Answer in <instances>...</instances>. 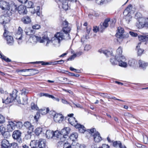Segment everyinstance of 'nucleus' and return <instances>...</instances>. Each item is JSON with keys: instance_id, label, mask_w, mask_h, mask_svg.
<instances>
[{"instance_id": "nucleus-35", "label": "nucleus", "mask_w": 148, "mask_h": 148, "mask_svg": "<svg viewBox=\"0 0 148 148\" xmlns=\"http://www.w3.org/2000/svg\"><path fill=\"white\" fill-rule=\"evenodd\" d=\"M49 111L48 108H44L43 109H42L39 110V112L42 115H44L47 113Z\"/></svg>"}, {"instance_id": "nucleus-26", "label": "nucleus", "mask_w": 148, "mask_h": 148, "mask_svg": "<svg viewBox=\"0 0 148 148\" xmlns=\"http://www.w3.org/2000/svg\"><path fill=\"white\" fill-rule=\"evenodd\" d=\"M54 132L50 130H47L46 132V135L47 138L48 139L53 138Z\"/></svg>"}, {"instance_id": "nucleus-32", "label": "nucleus", "mask_w": 148, "mask_h": 148, "mask_svg": "<svg viewBox=\"0 0 148 148\" xmlns=\"http://www.w3.org/2000/svg\"><path fill=\"white\" fill-rule=\"evenodd\" d=\"M138 39L141 42H145L148 40V37L147 36H138Z\"/></svg>"}, {"instance_id": "nucleus-12", "label": "nucleus", "mask_w": 148, "mask_h": 148, "mask_svg": "<svg viewBox=\"0 0 148 148\" xmlns=\"http://www.w3.org/2000/svg\"><path fill=\"white\" fill-rule=\"evenodd\" d=\"M134 12V8H133L132 5H129L124 10L123 13V14H129L131 15Z\"/></svg>"}, {"instance_id": "nucleus-53", "label": "nucleus", "mask_w": 148, "mask_h": 148, "mask_svg": "<svg viewBox=\"0 0 148 148\" xmlns=\"http://www.w3.org/2000/svg\"><path fill=\"white\" fill-rule=\"evenodd\" d=\"M143 140L145 143H147L148 141V137L147 135H143Z\"/></svg>"}, {"instance_id": "nucleus-62", "label": "nucleus", "mask_w": 148, "mask_h": 148, "mask_svg": "<svg viewBox=\"0 0 148 148\" xmlns=\"http://www.w3.org/2000/svg\"><path fill=\"white\" fill-rule=\"evenodd\" d=\"M98 29H99L97 27H94L93 30L94 32L96 33L98 32Z\"/></svg>"}, {"instance_id": "nucleus-59", "label": "nucleus", "mask_w": 148, "mask_h": 148, "mask_svg": "<svg viewBox=\"0 0 148 148\" xmlns=\"http://www.w3.org/2000/svg\"><path fill=\"white\" fill-rule=\"evenodd\" d=\"M31 12L33 14L36 13V14L38 16H39L40 15V13L39 12V11H36L35 10H34L33 11H32V10Z\"/></svg>"}, {"instance_id": "nucleus-30", "label": "nucleus", "mask_w": 148, "mask_h": 148, "mask_svg": "<svg viewBox=\"0 0 148 148\" xmlns=\"http://www.w3.org/2000/svg\"><path fill=\"white\" fill-rule=\"evenodd\" d=\"M25 32L26 35H31L35 32V31L34 30L31 29L30 28H26Z\"/></svg>"}, {"instance_id": "nucleus-9", "label": "nucleus", "mask_w": 148, "mask_h": 148, "mask_svg": "<svg viewBox=\"0 0 148 148\" xmlns=\"http://www.w3.org/2000/svg\"><path fill=\"white\" fill-rule=\"evenodd\" d=\"M70 131V128L69 127H66L62 129L60 131L63 138H66L67 135L69 134Z\"/></svg>"}, {"instance_id": "nucleus-39", "label": "nucleus", "mask_w": 148, "mask_h": 148, "mask_svg": "<svg viewBox=\"0 0 148 148\" xmlns=\"http://www.w3.org/2000/svg\"><path fill=\"white\" fill-rule=\"evenodd\" d=\"M136 63V61L132 59L129 60L128 64L131 66H134Z\"/></svg>"}, {"instance_id": "nucleus-31", "label": "nucleus", "mask_w": 148, "mask_h": 148, "mask_svg": "<svg viewBox=\"0 0 148 148\" xmlns=\"http://www.w3.org/2000/svg\"><path fill=\"white\" fill-rule=\"evenodd\" d=\"M25 6L26 8H33V3L31 1H26V2L25 3Z\"/></svg>"}, {"instance_id": "nucleus-43", "label": "nucleus", "mask_w": 148, "mask_h": 148, "mask_svg": "<svg viewBox=\"0 0 148 148\" xmlns=\"http://www.w3.org/2000/svg\"><path fill=\"white\" fill-rule=\"evenodd\" d=\"M9 147L10 148H18V147L17 143H14L10 144Z\"/></svg>"}, {"instance_id": "nucleus-61", "label": "nucleus", "mask_w": 148, "mask_h": 148, "mask_svg": "<svg viewBox=\"0 0 148 148\" xmlns=\"http://www.w3.org/2000/svg\"><path fill=\"white\" fill-rule=\"evenodd\" d=\"M101 148H110V147L107 145L103 144L101 147Z\"/></svg>"}, {"instance_id": "nucleus-1", "label": "nucleus", "mask_w": 148, "mask_h": 148, "mask_svg": "<svg viewBox=\"0 0 148 148\" xmlns=\"http://www.w3.org/2000/svg\"><path fill=\"white\" fill-rule=\"evenodd\" d=\"M63 26L62 30L64 32V34L61 32H58L55 35L54 37L52 38L51 40V42L56 47L60 46V42L62 40H68L71 39L69 34L71 30L70 26L66 21L63 22Z\"/></svg>"}, {"instance_id": "nucleus-36", "label": "nucleus", "mask_w": 148, "mask_h": 148, "mask_svg": "<svg viewBox=\"0 0 148 148\" xmlns=\"http://www.w3.org/2000/svg\"><path fill=\"white\" fill-rule=\"evenodd\" d=\"M42 128L39 127H38L36 129L35 132L36 135L38 136L42 132Z\"/></svg>"}, {"instance_id": "nucleus-24", "label": "nucleus", "mask_w": 148, "mask_h": 148, "mask_svg": "<svg viewBox=\"0 0 148 148\" xmlns=\"http://www.w3.org/2000/svg\"><path fill=\"white\" fill-rule=\"evenodd\" d=\"M124 16L123 17V19L125 22L127 24L132 20V17L131 15L129 14H124Z\"/></svg>"}, {"instance_id": "nucleus-54", "label": "nucleus", "mask_w": 148, "mask_h": 148, "mask_svg": "<svg viewBox=\"0 0 148 148\" xmlns=\"http://www.w3.org/2000/svg\"><path fill=\"white\" fill-rule=\"evenodd\" d=\"M28 93V90H26L25 89H23L22 90L21 94L22 95H25Z\"/></svg>"}, {"instance_id": "nucleus-13", "label": "nucleus", "mask_w": 148, "mask_h": 148, "mask_svg": "<svg viewBox=\"0 0 148 148\" xmlns=\"http://www.w3.org/2000/svg\"><path fill=\"white\" fill-rule=\"evenodd\" d=\"M122 58V60H120L118 59L117 61L119 62V65L121 66L125 67H127V64L126 62H125V61L126 59L124 56H121V57Z\"/></svg>"}, {"instance_id": "nucleus-27", "label": "nucleus", "mask_w": 148, "mask_h": 148, "mask_svg": "<svg viewBox=\"0 0 148 148\" xmlns=\"http://www.w3.org/2000/svg\"><path fill=\"white\" fill-rule=\"evenodd\" d=\"M62 3V8L65 10H68L69 8L68 1L59 0Z\"/></svg>"}, {"instance_id": "nucleus-56", "label": "nucleus", "mask_w": 148, "mask_h": 148, "mask_svg": "<svg viewBox=\"0 0 148 148\" xmlns=\"http://www.w3.org/2000/svg\"><path fill=\"white\" fill-rule=\"evenodd\" d=\"M91 48V46L88 45H86L84 47V50H85L88 51Z\"/></svg>"}, {"instance_id": "nucleus-63", "label": "nucleus", "mask_w": 148, "mask_h": 148, "mask_svg": "<svg viewBox=\"0 0 148 148\" xmlns=\"http://www.w3.org/2000/svg\"><path fill=\"white\" fill-rule=\"evenodd\" d=\"M69 73V75L72 76H75L76 77H78L79 76V74H75L71 73Z\"/></svg>"}, {"instance_id": "nucleus-5", "label": "nucleus", "mask_w": 148, "mask_h": 148, "mask_svg": "<svg viewBox=\"0 0 148 148\" xmlns=\"http://www.w3.org/2000/svg\"><path fill=\"white\" fill-rule=\"evenodd\" d=\"M21 132L18 130L14 131L12 134V136L13 138L17 140V141L19 143H21L22 142V139L21 138Z\"/></svg>"}, {"instance_id": "nucleus-25", "label": "nucleus", "mask_w": 148, "mask_h": 148, "mask_svg": "<svg viewBox=\"0 0 148 148\" xmlns=\"http://www.w3.org/2000/svg\"><path fill=\"white\" fill-rule=\"evenodd\" d=\"M99 52L103 53L107 57H109L110 56L112 55V51H108L107 50L100 49L99 50Z\"/></svg>"}, {"instance_id": "nucleus-42", "label": "nucleus", "mask_w": 148, "mask_h": 148, "mask_svg": "<svg viewBox=\"0 0 148 148\" xmlns=\"http://www.w3.org/2000/svg\"><path fill=\"white\" fill-rule=\"evenodd\" d=\"M42 39L44 41V42L45 41H47V44H46V46H48V45L49 43H51V40H49L48 38L47 37H43L42 38Z\"/></svg>"}, {"instance_id": "nucleus-45", "label": "nucleus", "mask_w": 148, "mask_h": 148, "mask_svg": "<svg viewBox=\"0 0 148 148\" xmlns=\"http://www.w3.org/2000/svg\"><path fill=\"white\" fill-rule=\"evenodd\" d=\"M122 49L121 47H120L117 49L116 53L118 55H120L122 54Z\"/></svg>"}, {"instance_id": "nucleus-4", "label": "nucleus", "mask_w": 148, "mask_h": 148, "mask_svg": "<svg viewBox=\"0 0 148 148\" xmlns=\"http://www.w3.org/2000/svg\"><path fill=\"white\" fill-rule=\"evenodd\" d=\"M88 132L91 134L93 137L94 141L96 143H99L102 140V138L100 136L99 133L96 132L95 128L90 130L88 129Z\"/></svg>"}, {"instance_id": "nucleus-37", "label": "nucleus", "mask_w": 148, "mask_h": 148, "mask_svg": "<svg viewBox=\"0 0 148 148\" xmlns=\"http://www.w3.org/2000/svg\"><path fill=\"white\" fill-rule=\"evenodd\" d=\"M117 55L115 56V58H111L110 59V62L112 65H115L117 64Z\"/></svg>"}, {"instance_id": "nucleus-6", "label": "nucleus", "mask_w": 148, "mask_h": 148, "mask_svg": "<svg viewBox=\"0 0 148 148\" xmlns=\"http://www.w3.org/2000/svg\"><path fill=\"white\" fill-rule=\"evenodd\" d=\"M118 31L116 34V37L117 38V41L120 42L122 41L124 38L123 34L124 33V29L121 27H119L118 29Z\"/></svg>"}, {"instance_id": "nucleus-2", "label": "nucleus", "mask_w": 148, "mask_h": 148, "mask_svg": "<svg viewBox=\"0 0 148 148\" xmlns=\"http://www.w3.org/2000/svg\"><path fill=\"white\" fill-rule=\"evenodd\" d=\"M18 91L16 89H14L12 93L10 94L6 98H2V102L5 104H8L12 102L15 100L17 97Z\"/></svg>"}, {"instance_id": "nucleus-46", "label": "nucleus", "mask_w": 148, "mask_h": 148, "mask_svg": "<svg viewBox=\"0 0 148 148\" xmlns=\"http://www.w3.org/2000/svg\"><path fill=\"white\" fill-rule=\"evenodd\" d=\"M31 108L32 110H37L38 108L36 105H35L34 103H32L31 104Z\"/></svg>"}, {"instance_id": "nucleus-23", "label": "nucleus", "mask_w": 148, "mask_h": 148, "mask_svg": "<svg viewBox=\"0 0 148 148\" xmlns=\"http://www.w3.org/2000/svg\"><path fill=\"white\" fill-rule=\"evenodd\" d=\"M138 64L140 67L142 69H145L148 66V63L144 61L140 60L138 61Z\"/></svg>"}, {"instance_id": "nucleus-29", "label": "nucleus", "mask_w": 148, "mask_h": 148, "mask_svg": "<svg viewBox=\"0 0 148 148\" xmlns=\"http://www.w3.org/2000/svg\"><path fill=\"white\" fill-rule=\"evenodd\" d=\"M110 20L109 18H107L106 19L103 23L102 25H101V28L103 30L107 27L108 26V23L110 22Z\"/></svg>"}, {"instance_id": "nucleus-16", "label": "nucleus", "mask_w": 148, "mask_h": 148, "mask_svg": "<svg viewBox=\"0 0 148 148\" xmlns=\"http://www.w3.org/2000/svg\"><path fill=\"white\" fill-rule=\"evenodd\" d=\"M46 140L45 139H40L38 142V147L39 148H45Z\"/></svg>"}, {"instance_id": "nucleus-11", "label": "nucleus", "mask_w": 148, "mask_h": 148, "mask_svg": "<svg viewBox=\"0 0 148 148\" xmlns=\"http://www.w3.org/2000/svg\"><path fill=\"white\" fill-rule=\"evenodd\" d=\"M18 11L20 14H27V11L25 6L21 5L18 7Z\"/></svg>"}, {"instance_id": "nucleus-21", "label": "nucleus", "mask_w": 148, "mask_h": 148, "mask_svg": "<svg viewBox=\"0 0 148 148\" xmlns=\"http://www.w3.org/2000/svg\"><path fill=\"white\" fill-rule=\"evenodd\" d=\"M10 145L9 141L6 139H3L1 141L2 148H8Z\"/></svg>"}, {"instance_id": "nucleus-3", "label": "nucleus", "mask_w": 148, "mask_h": 148, "mask_svg": "<svg viewBox=\"0 0 148 148\" xmlns=\"http://www.w3.org/2000/svg\"><path fill=\"white\" fill-rule=\"evenodd\" d=\"M10 33L5 28L4 25L3 36L6 40L7 43L9 45H11L14 44V40L13 37L10 36Z\"/></svg>"}, {"instance_id": "nucleus-49", "label": "nucleus", "mask_w": 148, "mask_h": 148, "mask_svg": "<svg viewBox=\"0 0 148 148\" xmlns=\"http://www.w3.org/2000/svg\"><path fill=\"white\" fill-rule=\"evenodd\" d=\"M40 25L38 24H35L32 26V29H38L40 28Z\"/></svg>"}, {"instance_id": "nucleus-44", "label": "nucleus", "mask_w": 148, "mask_h": 148, "mask_svg": "<svg viewBox=\"0 0 148 148\" xmlns=\"http://www.w3.org/2000/svg\"><path fill=\"white\" fill-rule=\"evenodd\" d=\"M34 64H41L42 65H48L49 64V63L48 62H45L43 61H38V62H32Z\"/></svg>"}, {"instance_id": "nucleus-8", "label": "nucleus", "mask_w": 148, "mask_h": 148, "mask_svg": "<svg viewBox=\"0 0 148 148\" xmlns=\"http://www.w3.org/2000/svg\"><path fill=\"white\" fill-rule=\"evenodd\" d=\"M64 119V116L61 114H56L53 116L54 121L56 123H61Z\"/></svg>"}, {"instance_id": "nucleus-17", "label": "nucleus", "mask_w": 148, "mask_h": 148, "mask_svg": "<svg viewBox=\"0 0 148 148\" xmlns=\"http://www.w3.org/2000/svg\"><path fill=\"white\" fill-rule=\"evenodd\" d=\"M30 39H32L34 42H39L40 43H43L44 40L42 39L41 37H38L35 35H32L30 37Z\"/></svg>"}, {"instance_id": "nucleus-10", "label": "nucleus", "mask_w": 148, "mask_h": 148, "mask_svg": "<svg viewBox=\"0 0 148 148\" xmlns=\"http://www.w3.org/2000/svg\"><path fill=\"white\" fill-rule=\"evenodd\" d=\"M68 121L71 125L75 127H78V126H80V124L77 123V121L75 117H70L68 119Z\"/></svg>"}, {"instance_id": "nucleus-40", "label": "nucleus", "mask_w": 148, "mask_h": 148, "mask_svg": "<svg viewBox=\"0 0 148 148\" xmlns=\"http://www.w3.org/2000/svg\"><path fill=\"white\" fill-rule=\"evenodd\" d=\"M144 26L148 27V23L144 22H140V25H138V27L142 28Z\"/></svg>"}, {"instance_id": "nucleus-48", "label": "nucleus", "mask_w": 148, "mask_h": 148, "mask_svg": "<svg viewBox=\"0 0 148 148\" xmlns=\"http://www.w3.org/2000/svg\"><path fill=\"white\" fill-rule=\"evenodd\" d=\"M136 49L138 50V55L140 56L142 55L144 51V50L139 48H138V49Z\"/></svg>"}, {"instance_id": "nucleus-55", "label": "nucleus", "mask_w": 148, "mask_h": 148, "mask_svg": "<svg viewBox=\"0 0 148 148\" xmlns=\"http://www.w3.org/2000/svg\"><path fill=\"white\" fill-rule=\"evenodd\" d=\"M40 116V113L38 112H37L36 113V115L34 116V119L36 120V121H37L38 119Z\"/></svg>"}, {"instance_id": "nucleus-64", "label": "nucleus", "mask_w": 148, "mask_h": 148, "mask_svg": "<svg viewBox=\"0 0 148 148\" xmlns=\"http://www.w3.org/2000/svg\"><path fill=\"white\" fill-rule=\"evenodd\" d=\"M73 104L74 105H75V106L77 107V108H82V106H81L80 105V104H76L75 103H74L73 102Z\"/></svg>"}, {"instance_id": "nucleus-34", "label": "nucleus", "mask_w": 148, "mask_h": 148, "mask_svg": "<svg viewBox=\"0 0 148 148\" xmlns=\"http://www.w3.org/2000/svg\"><path fill=\"white\" fill-rule=\"evenodd\" d=\"M79 126H78V127H76V128H78L80 132L81 133H84L86 131V128L83 125L80 124Z\"/></svg>"}, {"instance_id": "nucleus-51", "label": "nucleus", "mask_w": 148, "mask_h": 148, "mask_svg": "<svg viewBox=\"0 0 148 148\" xmlns=\"http://www.w3.org/2000/svg\"><path fill=\"white\" fill-rule=\"evenodd\" d=\"M58 80L61 82H64V80H67V78L62 77H58Z\"/></svg>"}, {"instance_id": "nucleus-19", "label": "nucleus", "mask_w": 148, "mask_h": 148, "mask_svg": "<svg viewBox=\"0 0 148 148\" xmlns=\"http://www.w3.org/2000/svg\"><path fill=\"white\" fill-rule=\"evenodd\" d=\"M9 7L10 9L8 10L12 11L13 12H15L17 10V8L18 9L16 5L14 4L13 2L12 1H10Z\"/></svg>"}, {"instance_id": "nucleus-33", "label": "nucleus", "mask_w": 148, "mask_h": 148, "mask_svg": "<svg viewBox=\"0 0 148 148\" xmlns=\"http://www.w3.org/2000/svg\"><path fill=\"white\" fill-rule=\"evenodd\" d=\"M78 137V135L77 133L76 132L73 133L69 137L70 139L72 140H75Z\"/></svg>"}, {"instance_id": "nucleus-41", "label": "nucleus", "mask_w": 148, "mask_h": 148, "mask_svg": "<svg viewBox=\"0 0 148 148\" xmlns=\"http://www.w3.org/2000/svg\"><path fill=\"white\" fill-rule=\"evenodd\" d=\"M0 132L3 136L5 132V128L3 125L0 126Z\"/></svg>"}, {"instance_id": "nucleus-38", "label": "nucleus", "mask_w": 148, "mask_h": 148, "mask_svg": "<svg viewBox=\"0 0 148 148\" xmlns=\"http://www.w3.org/2000/svg\"><path fill=\"white\" fill-rule=\"evenodd\" d=\"M14 123V125H15V127L16 126L17 128L18 129H21L22 128L23 125V124L21 122H15Z\"/></svg>"}, {"instance_id": "nucleus-47", "label": "nucleus", "mask_w": 148, "mask_h": 148, "mask_svg": "<svg viewBox=\"0 0 148 148\" xmlns=\"http://www.w3.org/2000/svg\"><path fill=\"white\" fill-rule=\"evenodd\" d=\"M5 118L3 116L0 114V123H3L5 122Z\"/></svg>"}, {"instance_id": "nucleus-58", "label": "nucleus", "mask_w": 148, "mask_h": 148, "mask_svg": "<svg viewBox=\"0 0 148 148\" xmlns=\"http://www.w3.org/2000/svg\"><path fill=\"white\" fill-rule=\"evenodd\" d=\"M4 19L5 20V21L4 20L3 22V24H6L10 22V20L8 18H6Z\"/></svg>"}, {"instance_id": "nucleus-28", "label": "nucleus", "mask_w": 148, "mask_h": 148, "mask_svg": "<svg viewBox=\"0 0 148 148\" xmlns=\"http://www.w3.org/2000/svg\"><path fill=\"white\" fill-rule=\"evenodd\" d=\"M142 15L140 13H137L135 15V18L136 19H139L138 22L140 25V22H144V19L142 17Z\"/></svg>"}, {"instance_id": "nucleus-20", "label": "nucleus", "mask_w": 148, "mask_h": 148, "mask_svg": "<svg viewBox=\"0 0 148 148\" xmlns=\"http://www.w3.org/2000/svg\"><path fill=\"white\" fill-rule=\"evenodd\" d=\"M21 21L24 24H28L31 22V19L29 16H25L22 18Z\"/></svg>"}, {"instance_id": "nucleus-18", "label": "nucleus", "mask_w": 148, "mask_h": 148, "mask_svg": "<svg viewBox=\"0 0 148 148\" xmlns=\"http://www.w3.org/2000/svg\"><path fill=\"white\" fill-rule=\"evenodd\" d=\"M23 32V30L22 28L20 27H19L18 28L17 33L15 35L16 38L17 39H18L19 40L21 39Z\"/></svg>"}, {"instance_id": "nucleus-7", "label": "nucleus", "mask_w": 148, "mask_h": 148, "mask_svg": "<svg viewBox=\"0 0 148 148\" xmlns=\"http://www.w3.org/2000/svg\"><path fill=\"white\" fill-rule=\"evenodd\" d=\"M10 1L7 2L3 0L1 1H0V8H1L2 10H8L10 9L9 5Z\"/></svg>"}, {"instance_id": "nucleus-15", "label": "nucleus", "mask_w": 148, "mask_h": 148, "mask_svg": "<svg viewBox=\"0 0 148 148\" xmlns=\"http://www.w3.org/2000/svg\"><path fill=\"white\" fill-rule=\"evenodd\" d=\"M15 128L14 123L12 121L9 122L7 125V129L8 132H12Z\"/></svg>"}, {"instance_id": "nucleus-22", "label": "nucleus", "mask_w": 148, "mask_h": 148, "mask_svg": "<svg viewBox=\"0 0 148 148\" xmlns=\"http://www.w3.org/2000/svg\"><path fill=\"white\" fill-rule=\"evenodd\" d=\"M53 138L55 139H58L60 140H61L62 138H63L60 132L57 130L54 132Z\"/></svg>"}, {"instance_id": "nucleus-57", "label": "nucleus", "mask_w": 148, "mask_h": 148, "mask_svg": "<svg viewBox=\"0 0 148 148\" xmlns=\"http://www.w3.org/2000/svg\"><path fill=\"white\" fill-rule=\"evenodd\" d=\"M130 34L133 37H136L138 36V34L136 33L133 32H130Z\"/></svg>"}, {"instance_id": "nucleus-50", "label": "nucleus", "mask_w": 148, "mask_h": 148, "mask_svg": "<svg viewBox=\"0 0 148 148\" xmlns=\"http://www.w3.org/2000/svg\"><path fill=\"white\" fill-rule=\"evenodd\" d=\"M76 56V54H74L67 59V61L72 60H73Z\"/></svg>"}, {"instance_id": "nucleus-14", "label": "nucleus", "mask_w": 148, "mask_h": 148, "mask_svg": "<svg viewBox=\"0 0 148 148\" xmlns=\"http://www.w3.org/2000/svg\"><path fill=\"white\" fill-rule=\"evenodd\" d=\"M24 125L29 130L27 132L29 133H31L33 129V126L29 122H26L24 123Z\"/></svg>"}, {"instance_id": "nucleus-52", "label": "nucleus", "mask_w": 148, "mask_h": 148, "mask_svg": "<svg viewBox=\"0 0 148 148\" xmlns=\"http://www.w3.org/2000/svg\"><path fill=\"white\" fill-rule=\"evenodd\" d=\"M105 0H96V3L99 5H101L103 4Z\"/></svg>"}, {"instance_id": "nucleus-60", "label": "nucleus", "mask_w": 148, "mask_h": 148, "mask_svg": "<svg viewBox=\"0 0 148 148\" xmlns=\"http://www.w3.org/2000/svg\"><path fill=\"white\" fill-rule=\"evenodd\" d=\"M3 59L6 62H11V60L10 59L8 58H6V57L5 56L3 57Z\"/></svg>"}]
</instances>
